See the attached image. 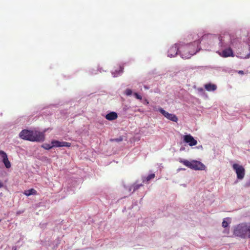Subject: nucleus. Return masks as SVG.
Here are the masks:
<instances>
[{
  "label": "nucleus",
  "instance_id": "1",
  "mask_svg": "<svg viewBox=\"0 0 250 250\" xmlns=\"http://www.w3.org/2000/svg\"><path fill=\"white\" fill-rule=\"evenodd\" d=\"M198 42L195 41L188 44H180L179 53L183 59H189L198 51Z\"/></svg>",
  "mask_w": 250,
  "mask_h": 250
},
{
  "label": "nucleus",
  "instance_id": "2",
  "mask_svg": "<svg viewBox=\"0 0 250 250\" xmlns=\"http://www.w3.org/2000/svg\"><path fill=\"white\" fill-rule=\"evenodd\" d=\"M20 137L23 140L32 142H40L44 140L43 134L36 131L22 130L19 134Z\"/></svg>",
  "mask_w": 250,
  "mask_h": 250
},
{
  "label": "nucleus",
  "instance_id": "3",
  "mask_svg": "<svg viewBox=\"0 0 250 250\" xmlns=\"http://www.w3.org/2000/svg\"><path fill=\"white\" fill-rule=\"evenodd\" d=\"M233 234L242 238H250V223H243L237 225L234 228Z\"/></svg>",
  "mask_w": 250,
  "mask_h": 250
},
{
  "label": "nucleus",
  "instance_id": "4",
  "mask_svg": "<svg viewBox=\"0 0 250 250\" xmlns=\"http://www.w3.org/2000/svg\"><path fill=\"white\" fill-rule=\"evenodd\" d=\"M180 162L187 167L196 170H203L206 168V166L201 162L198 161H189L187 160H181Z\"/></svg>",
  "mask_w": 250,
  "mask_h": 250
},
{
  "label": "nucleus",
  "instance_id": "5",
  "mask_svg": "<svg viewBox=\"0 0 250 250\" xmlns=\"http://www.w3.org/2000/svg\"><path fill=\"white\" fill-rule=\"evenodd\" d=\"M232 167L236 173L237 178L240 180L243 179L245 174V168L237 164H234Z\"/></svg>",
  "mask_w": 250,
  "mask_h": 250
},
{
  "label": "nucleus",
  "instance_id": "6",
  "mask_svg": "<svg viewBox=\"0 0 250 250\" xmlns=\"http://www.w3.org/2000/svg\"><path fill=\"white\" fill-rule=\"evenodd\" d=\"M159 111L167 119L174 122H177L178 118L175 115L173 114L169 113L168 112L165 111L162 108H160L159 109Z\"/></svg>",
  "mask_w": 250,
  "mask_h": 250
},
{
  "label": "nucleus",
  "instance_id": "7",
  "mask_svg": "<svg viewBox=\"0 0 250 250\" xmlns=\"http://www.w3.org/2000/svg\"><path fill=\"white\" fill-rule=\"evenodd\" d=\"M179 45L178 44H175L172 46L168 50V56L169 57H175L178 53L179 52Z\"/></svg>",
  "mask_w": 250,
  "mask_h": 250
},
{
  "label": "nucleus",
  "instance_id": "8",
  "mask_svg": "<svg viewBox=\"0 0 250 250\" xmlns=\"http://www.w3.org/2000/svg\"><path fill=\"white\" fill-rule=\"evenodd\" d=\"M184 141L188 144L189 146H192L197 144V141L190 134L184 136Z\"/></svg>",
  "mask_w": 250,
  "mask_h": 250
},
{
  "label": "nucleus",
  "instance_id": "9",
  "mask_svg": "<svg viewBox=\"0 0 250 250\" xmlns=\"http://www.w3.org/2000/svg\"><path fill=\"white\" fill-rule=\"evenodd\" d=\"M51 144L53 147H70L71 145L70 143L66 142H60L56 140H53L51 142Z\"/></svg>",
  "mask_w": 250,
  "mask_h": 250
},
{
  "label": "nucleus",
  "instance_id": "10",
  "mask_svg": "<svg viewBox=\"0 0 250 250\" xmlns=\"http://www.w3.org/2000/svg\"><path fill=\"white\" fill-rule=\"evenodd\" d=\"M0 155L1 156L2 162L4 163L5 167L7 168H9L11 167V163L8 160L6 153L2 150H0Z\"/></svg>",
  "mask_w": 250,
  "mask_h": 250
},
{
  "label": "nucleus",
  "instance_id": "11",
  "mask_svg": "<svg viewBox=\"0 0 250 250\" xmlns=\"http://www.w3.org/2000/svg\"><path fill=\"white\" fill-rule=\"evenodd\" d=\"M219 54L221 57L224 58L233 56V51L230 47L224 49L221 53H220Z\"/></svg>",
  "mask_w": 250,
  "mask_h": 250
},
{
  "label": "nucleus",
  "instance_id": "12",
  "mask_svg": "<svg viewBox=\"0 0 250 250\" xmlns=\"http://www.w3.org/2000/svg\"><path fill=\"white\" fill-rule=\"evenodd\" d=\"M118 117L117 113L115 112H111L105 116V118L108 121H113Z\"/></svg>",
  "mask_w": 250,
  "mask_h": 250
},
{
  "label": "nucleus",
  "instance_id": "13",
  "mask_svg": "<svg viewBox=\"0 0 250 250\" xmlns=\"http://www.w3.org/2000/svg\"><path fill=\"white\" fill-rule=\"evenodd\" d=\"M24 194L29 196L31 195H36L37 193V191L34 188H31L29 190H25L23 192Z\"/></svg>",
  "mask_w": 250,
  "mask_h": 250
},
{
  "label": "nucleus",
  "instance_id": "14",
  "mask_svg": "<svg viewBox=\"0 0 250 250\" xmlns=\"http://www.w3.org/2000/svg\"><path fill=\"white\" fill-rule=\"evenodd\" d=\"M205 88L208 91H214L216 89V86L213 84L208 83L205 85Z\"/></svg>",
  "mask_w": 250,
  "mask_h": 250
},
{
  "label": "nucleus",
  "instance_id": "15",
  "mask_svg": "<svg viewBox=\"0 0 250 250\" xmlns=\"http://www.w3.org/2000/svg\"><path fill=\"white\" fill-rule=\"evenodd\" d=\"M143 186V185L142 184H134L133 185H132L131 187H130V190H133V192H134L135 190H137L138 189H139L141 187H142Z\"/></svg>",
  "mask_w": 250,
  "mask_h": 250
},
{
  "label": "nucleus",
  "instance_id": "16",
  "mask_svg": "<svg viewBox=\"0 0 250 250\" xmlns=\"http://www.w3.org/2000/svg\"><path fill=\"white\" fill-rule=\"evenodd\" d=\"M42 146L45 149H47V150L50 149L53 147L52 145H51L50 144H44L42 145Z\"/></svg>",
  "mask_w": 250,
  "mask_h": 250
},
{
  "label": "nucleus",
  "instance_id": "17",
  "mask_svg": "<svg viewBox=\"0 0 250 250\" xmlns=\"http://www.w3.org/2000/svg\"><path fill=\"white\" fill-rule=\"evenodd\" d=\"M155 177V174H150L149 175L147 176L146 178V180L147 181H148L152 179H153Z\"/></svg>",
  "mask_w": 250,
  "mask_h": 250
},
{
  "label": "nucleus",
  "instance_id": "18",
  "mask_svg": "<svg viewBox=\"0 0 250 250\" xmlns=\"http://www.w3.org/2000/svg\"><path fill=\"white\" fill-rule=\"evenodd\" d=\"M132 90L130 89H126L125 90V94L127 95V96H130L132 94Z\"/></svg>",
  "mask_w": 250,
  "mask_h": 250
},
{
  "label": "nucleus",
  "instance_id": "19",
  "mask_svg": "<svg viewBox=\"0 0 250 250\" xmlns=\"http://www.w3.org/2000/svg\"><path fill=\"white\" fill-rule=\"evenodd\" d=\"M134 95L135 97V98L137 99L142 100V96L139 95L137 93H134Z\"/></svg>",
  "mask_w": 250,
  "mask_h": 250
},
{
  "label": "nucleus",
  "instance_id": "20",
  "mask_svg": "<svg viewBox=\"0 0 250 250\" xmlns=\"http://www.w3.org/2000/svg\"><path fill=\"white\" fill-rule=\"evenodd\" d=\"M228 226V223L227 221H226L225 220H223V222H222V226L224 227V228H226Z\"/></svg>",
  "mask_w": 250,
  "mask_h": 250
},
{
  "label": "nucleus",
  "instance_id": "21",
  "mask_svg": "<svg viewBox=\"0 0 250 250\" xmlns=\"http://www.w3.org/2000/svg\"><path fill=\"white\" fill-rule=\"evenodd\" d=\"M220 40V43L221 44V46L224 45V46H225L226 45L224 44H225L224 41H222V38H221Z\"/></svg>",
  "mask_w": 250,
  "mask_h": 250
},
{
  "label": "nucleus",
  "instance_id": "22",
  "mask_svg": "<svg viewBox=\"0 0 250 250\" xmlns=\"http://www.w3.org/2000/svg\"><path fill=\"white\" fill-rule=\"evenodd\" d=\"M4 186L3 183L0 181V188H2Z\"/></svg>",
  "mask_w": 250,
  "mask_h": 250
},
{
  "label": "nucleus",
  "instance_id": "23",
  "mask_svg": "<svg viewBox=\"0 0 250 250\" xmlns=\"http://www.w3.org/2000/svg\"><path fill=\"white\" fill-rule=\"evenodd\" d=\"M239 74H244V72L242 70H240L239 72H238Z\"/></svg>",
  "mask_w": 250,
  "mask_h": 250
},
{
  "label": "nucleus",
  "instance_id": "24",
  "mask_svg": "<svg viewBox=\"0 0 250 250\" xmlns=\"http://www.w3.org/2000/svg\"><path fill=\"white\" fill-rule=\"evenodd\" d=\"M116 140L117 141H122V138H121V139H116Z\"/></svg>",
  "mask_w": 250,
  "mask_h": 250
},
{
  "label": "nucleus",
  "instance_id": "25",
  "mask_svg": "<svg viewBox=\"0 0 250 250\" xmlns=\"http://www.w3.org/2000/svg\"><path fill=\"white\" fill-rule=\"evenodd\" d=\"M120 69H121V70H123L124 68L122 66H120Z\"/></svg>",
  "mask_w": 250,
  "mask_h": 250
},
{
  "label": "nucleus",
  "instance_id": "26",
  "mask_svg": "<svg viewBox=\"0 0 250 250\" xmlns=\"http://www.w3.org/2000/svg\"><path fill=\"white\" fill-rule=\"evenodd\" d=\"M144 87H145V88H146V89H148V88H147L146 86H144Z\"/></svg>",
  "mask_w": 250,
  "mask_h": 250
},
{
  "label": "nucleus",
  "instance_id": "27",
  "mask_svg": "<svg viewBox=\"0 0 250 250\" xmlns=\"http://www.w3.org/2000/svg\"><path fill=\"white\" fill-rule=\"evenodd\" d=\"M146 103H147V104H148V102L146 100Z\"/></svg>",
  "mask_w": 250,
  "mask_h": 250
},
{
  "label": "nucleus",
  "instance_id": "28",
  "mask_svg": "<svg viewBox=\"0 0 250 250\" xmlns=\"http://www.w3.org/2000/svg\"><path fill=\"white\" fill-rule=\"evenodd\" d=\"M146 103H147V104H148V102L146 100Z\"/></svg>",
  "mask_w": 250,
  "mask_h": 250
},
{
  "label": "nucleus",
  "instance_id": "29",
  "mask_svg": "<svg viewBox=\"0 0 250 250\" xmlns=\"http://www.w3.org/2000/svg\"><path fill=\"white\" fill-rule=\"evenodd\" d=\"M0 221H1V220H0Z\"/></svg>",
  "mask_w": 250,
  "mask_h": 250
}]
</instances>
